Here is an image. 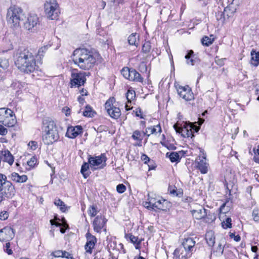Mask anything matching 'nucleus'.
I'll use <instances>...</instances> for the list:
<instances>
[{"mask_svg": "<svg viewBox=\"0 0 259 259\" xmlns=\"http://www.w3.org/2000/svg\"><path fill=\"white\" fill-rule=\"evenodd\" d=\"M39 24V18L35 14H30L23 22L24 28L29 32H34Z\"/></svg>", "mask_w": 259, "mask_h": 259, "instance_id": "obj_13", "label": "nucleus"}, {"mask_svg": "<svg viewBox=\"0 0 259 259\" xmlns=\"http://www.w3.org/2000/svg\"><path fill=\"white\" fill-rule=\"evenodd\" d=\"M86 81L85 73L78 72L77 70L72 71L70 79V87H79L83 85Z\"/></svg>", "mask_w": 259, "mask_h": 259, "instance_id": "obj_12", "label": "nucleus"}, {"mask_svg": "<svg viewBox=\"0 0 259 259\" xmlns=\"http://www.w3.org/2000/svg\"><path fill=\"white\" fill-rule=\"evenodd\" d=\"M135 75H134V78L133 79V81H137L139 82H142L143 81V78L141 76V74L138 72L137 71H136Z\"/></svg>", "mask_w": 259, "mask_h": 259, "instance_id": "obj_46", "label": "nucleus"}, {"mask_svg": "<svg viewBox=\"0 0 259 259\" xmlns=\"http://www.w3.org/2000/svg\"><path fill=\"white\" fill-rule=\"evenodd\" d=\"M129 45L138 47L139 44V35L137 33L131 34L128 37Z\"/></svg>", "mask_w": 259, "mask_h": 259, "instance_id": "obj_26", "label": "nucleus"}, {"mask_svg": "<svg viewBox=\"0 0 259 259\" xmlns=\"http://www.w3.org/2000/svg\"><path fill=\"white\" fill-rule=\"evenodd\" d=\"M53 255L55 257H62V250H57L54 252Z\"/></svg>", "mask_w": 259, "mask_h": 259, "instance_id": "obj_59", "label": "nucleus"}, {"mask_svg": "<svg viewBox=\"0 0 259 259\" xmlns=\"http://www.w3.org/2000/svg\"><path fill=\"white\" fill-rule=\"evenodd\" d=\"M162 132L161 127L159 124L148 127L146 129L145 134L149 137L151 134L157 135V134H160Z\"/></svg>", "mask_w": 259, "mask_h": 259, "instance_id": "obj_24", "label": "nucleus"}, {"mask_svg": "<svg viewBox=\"0 0 259 259\" xmlns=\"http://www.w3.org/2000/svg\"><path fill=\"white\" fill-rule=\"evenodd\" d=\"M141 160L146 164L150 162V158L146 154H143L141 156Z\"/></svg>", "mask_w": 259, "mask_h": 259, "instance_id": "obj_54", "label": "nucleus"}, {"mask_svg": "<svg viewBox=\"0 0 259 259\" xmlns=\"http://www.w3.org/2000/svg\"><path fill=\"white\" fill-rule=\"evenodd\" d=\"M62 257H65L66 258H72L71 254L66 251H62Z\"/></svg>", "mask_w": 259, "mask_h": 259, "instance_id": "obj_58", "label": "nucleus"}, {"mask_svg": "<svg viewBox=\"0 0 259 259\" xmlns=\"http://www.w3.org/2000/svg\"><path fill=\"white\" fill-rule=\"evenodd\" d=\"M130 70L131 69H129L128 68H123L121 70V74L124 77L127 79L128 77H129V75H130Z\"/></svg>", "mask_w": 259, "mask_h": 259, "instance_id": "obj_47", "label": "nucleus"}, {"mask_svg": "<svg viewBox=\"0 0 259 259\" xmlns=\"http://www.w3.org/2000/svg\"><path fill=\"white\" fill-rule=\"evenodd\" d=\"M253 160L256 163H259V156H254L253 157Z\"/></svg>", "mask_w": 259, "mask_h": 259, "instance_id": "obj_64", "label": "nucleus"}, {"mask_svg": "<svg viewBox=\"0 0 259 259\" xmlns=\"http://www.w3.org/2000/svg\"><path fill=\"white\" fill-rule=\"evenodd\" d=\"M135 98V92L134 91L128 90L126 93V99L128 102H131Z\"/></svg>", "mask_w": 259, "mask_h": 259, "instance_id": "obj_45", "label": "nucleus"}, {"mask_svg": "<svg viewBox=\"0 0 259 259\" xmlns=\"http://www.w3.org/2000/svg\"><path fill=\"white\" fill-rule=\"evenodd\" d=\"M24 14L23 10L17 6H11L7 11V20L11 27L16 28L19 26L21 21L23 20Z\"/></svg>", "mask_w": 259, "mask_h": 259, "instance_id": "obj_3", "label": "nucleus"}, {"mask_svg": "<svg viewBox=\"0 0 259 259\" xmlns=\"http://www.w3.org/2000/svg\"><path fill=\"white\" fill-rule=\"evenodd\" d=\"M95 53L85 48H79L73 53L72 59L74 64L80 69L88 70L93 67L96 59Z\"/></svg>", "mask_w": 259, "mask_h": 259, "instance_id": "obj_2", "label": "nucleus"}, {"mask_svg": "<svg viewBox=\"0 0 259 259\" xmlns=\"http://www.w3.org/2000/svg\"><path fill=\"white\" fill-rule=\"evenodd\" d=\"M50 223L53 226V225H55L57 227H60L61 226V224L60 223H58V222H56L55 220H50Z\"/></svg>", "mask_w": 259, "mask_h": 259, "instance_id": "obj_61", "label": "nucleus"}, {"mask_svg": "<svg viewBox=\"0 0 259 259\" xmlns=\"http://www.w3.org/2000/svg\"><path fill=\"white\" fill-rule=\"evenodd\" d=\"M186 254V252H185V248L182 245H181L180 247L176 248L174 252V254L175 257L179 258L181 257L182 259H186L188 258L183 256V255H185Z\"/></svg>", "mask_w": 259, "mask_h": 259, "instance_id": "obj_28", "label": "nucleus"}, {"mask_svg": "<svg viewBox=\"0 0 259 259\" xmlns=\"http://www.w3.org/2000/svg\"><path fill=\"white\" fill-rule=\"evenodd\" d=\"M15 236V233L13 228L7 226L0 230V241H8L12 240Z\"/></svg>", "mask_w": 259, "mask_h": 259, "instance_id": "obj_18", "label": "nucleus"}, {"mask_svg": "<svg viewBox=\"0 0 259 259\" xmlns=\"http://www.w3.org/2000/svg\"><path fill=\"white\" fill-rule=\"evenodd\" d=\"M11 180L16 183H23L26 182L28 180L27 176L25 175H19L18 173L14 172L11 174L10 177Z\"/></svg>", "mask_w": 259, "mask_h": 259, "instance_id": "obj_23", "label": "nucleus"}, {"mask_svg": "<svg viewBox=\"0 0 259 259\" xmlns=\"http://www.w3.org/2000/svg\"><path fill=\"white\" fill-rule=\"evenodd\" d=\"M55 205L60 207V209L62 212H65L67 210V207L66 206L64 202L60 199H55L54 201Z\"/></svg>", "mask_w": 259, "mask_h": 259, "instance_id": "obj_38", "label": "nucleus"}, {"mask_svg": "<svg viewBox=\"0 0 259 259\" xmlns=\"http://www.w3.org/2000/svg\"><path fill=\"white\" fill-rule=\"evenodd\" d=\"M168 192L171 195L178 196L179 197H181L183 195L182 191L181 189L178 190L175 186H169Z\"/></svg>", "mask_w": 259, "mask_h": 259, "instance_id": "obj_32", "label": "nucleus"}, {"mask_svg": "<svg viewBox=\"0 0 259 259\" xmlns=\"http://www.w3.org/2000/svg\"><path fill=\"white\" fill-rule=\"evenodd\" d=\"M28 146H30L32 150H35L37 148V143L35 141H30L29 142Z\"/></svg>", "mask_w": 259, "mask_h": 259, "instance_id": "obj_57", "label": "nucleus"}, {"mask_svg": "<svg viewBox=\"0 0 259 259\" xmlns=\"http://www.w3.org/2000/svg\"><path fill=\"white\" fill-rule=\"evenodd\" d=\"M63 110L64 111V113L66 116H68L70 114V109L69 108L66 107L64 108Z\"/></svg>", "mask_w": 259, "mask_h": 259, "instance_id": "obj_62", "label": "nucleus"}, {"mask_svg": "<svg viewBox=\"0 0 259 259\" xmlns=\"http://www.w3.org/2000/svg\"><path fill=\"white\" fill-rule=\"evenodd\" d=\"M45 127L46 134L44 135L42 140L46 145L53 144L57 141L59 136L56 125L53 121H47Z\"/></svg>", "mask_w": 259, "mask_h": 259, "instance_id": "obj_4", "label": "nucleus"}, {"mask_svg": "<svg viewBox=\"0 0 259 259\" xmlns=\"http://www.w3.org/2000/svg\"><path fill=\"white\" fill-rule=\"evenodd\" d=\"M0 122L8 127L14 126L17 120L13 111L8 108H0Z\"/></svg>", "mask_w": 259, "mask_h": 259, "instance_id": "obj_8", "label": "nucleus"}, {"mask_svg": "<svg viewBox=\"0 0 259 259\" xmlns=\"http://www.w3.org/2000/svg\"><path fill=\"white\" fill-rule=\"evenodd\" d=\"M116 190L119 193H123L126 190V187L122 184H119L116 187Z\"/></svg>", "mask_w": 259, "mask_h": 259, "instance_id": "obj_48", "label": "nucleus"}, {"mask_svg": "<svg viewBox=\"0 0 259 259\" xmlns=\"http://www.w3.org/2000/svg\"><path fill=\"white\" fill-rule=\"evenodd\" d=\"M193 54V51L190 50L188 54L185 56L186 62L188 65H194L196 61L195 59L192 58V56Z\"/></svg>", "mask_w": 259, "mask_h": 259, "instance_id": "obj_34", "label": "nucleus"}, {"mask_svg": "<svg viewBox=\"0 0 259 259\" xmlns=\"http://www.w3.org/2000/svg\"><path fill=\"white\" fill-rule=\"evenodd\" d=\"M147 201L145 202L144 206L148 209H159L164 210L167 208L165 204L166 200L153 193L148 194Z\"/></svg>", "mask_w": 259, "mask_h": 259, "instance_id": "obj_5", "label": "nucleus"}, {"mask_svg": "<svg viewBox=\"0 0 259 259\" xmlns=\"http://www.w3.org/2000/svg\"><path fill=\"white\" fill-rule=\"evenodd\" d=\"M175 87L177 89L178 94L180 98L186 101H191L194 99L193 93L191 88L188 85L182 86L176 85Z\"/></svg>", "mask_w": 259, "mask_h": 259, "instance_id": "obj_14", "label": "nucleus"}, {"mask_svg": "<svg viewBox=\"0 0 259 259\" xmlns=\"http://www.w3.org/2000/svg\"><path fill=\"white\" fill-rule=\"evenodd\" d=\"M15 64L22 72L29 74L38 70L35 56L28 49L19 50L14 57Z\"/></svg>", "mask_w": 259, "mask_h": 259, "instance_id": "obj_1", "label": "nucleus"}, {"mask_svg": "<svg viewBox=\"0 0 259 259\" xmlns=\"http://www.w3.org/2000/svg\"><path fill=\"white\" fill-rule=\"evenodd\" d=\"M174 128L177 133L181 134L182 136L185 138H192L194 136V132H197L199 130L198 128L196 127L194 128L192 124H187L186 122L181 125V126H179L178 123L174 124Z\"/></svg>", "mask_w": 259, "mask_h": 259, "instance_id": "obj_10", "label": "nucleus"}, {"mask_svg": "<svg viewBox=\"0 0 259 259\" xmlns=\"http://www.w3.org/2000/svg\"><path fill=\"white\" fill-rule=\"evenodd\" d=\"M125 238L134 244L136 249H140V244L143 240L142 238H139L138 237L135 236L132 234H125Z\"/></svg>", "mask_w": 259, "mask_h": 259, "instance_id": "obj_21", "label": "nucleus"}, {"mask_svg": "<svg viewBox=\"0 0 259 259\" xmlns=\"http://www.w3.org/2000/svg\"><path fill=\"white\" fill-rule=\"evenodd\" d=\"M252 217L254 222H259V209L258 208H254L253 209Z\"/></svg>", "mask_w": 259, "mask_h": 259, "instance_id": "obj_42", "label": "nucleus"}, {"mask_svg": "<svg viewBox=\"0 0 259 259\" xmlns=\"http://www.w3.org/2000/svg\"><path fill=\"white\" fill-rule=\"evenodd\" d=\"M215 252L219 253L220 254H222L224 251V248L222 244L219 243L217 248L215 249Z\"/></svg>", "mask_w": 259, "mask_h": 259, "instance_id": "obj_52", "label": "nucleus"}, {"mask_svg": "<svg viewBox=\"0 0 259 259\" xmlns=\"http://www.w3.org/2000/svg\"><path fill=\"white\" fill-rule=\"evenodd\" d=\"M24 87V83L19 81H15L11 84V88L16 91V95L19 96L22 92V89Z\"/></svg>", "mask_w": 259, "mask_h": 259, "instance_id": "obj_25", "label": "nucleus"}, {"mask_svg": "<svg viewBox=\"0 0 259 259\" xmlns=\"http://www.w3.org/2000/svg\"><path fill=\"white\" fill-rule=\"evenodd\" d=\"M213 41L214 37L212 35H210V37L204 36L201 39L202 44L206 46H209L212 44Z\"/></svg>", "mask_w": 259, "mask_h": 259, "instance_id": "obj_37", "label": "nucleus"}, {"mask_svg": "<svg viewBox=\"0 0 259 259\" xmlns=\"http://www.w3.org/2000/svg\"><path fill=\"white\" fill-rule=\"evenodd\" d=\"M94 112L93 111L92 108L89 105L86 106L85 109L83 112V116H86V117H92L94 116Z\"/></svg>", "mask_w": 259, "mask_h": 259, "instance_id": "obj_41", "label": "nucleus"}, {"mask_svg": "<svg viewBox=\"0 0 259 259\" xmlns=\"http://www.w3.org/2000/svg\"><path fill=\"white\" fill-rule=\"evenodd\" d=\"M82 132L83 129L81 125L71 126L68 127L66 136L69 138L74 139Z\"/></svg>", "mask_w": 259, "mask_h": 259, "instance_id": "obj_20", "label": "nucleus"}, {"mask_svg": "<svg viewBox=\"0 0 259 259\" xmlns=\"http://www.w3.org/2000/svg\"><path fill=\"white\" fill-rule=\"evenodd\" d=\"M205 240L209 246H213L215 243L214 233L211 231L207 232L205 234Z\"/></svg>", "mask_w": 259, "mask_h": 259, "instance_id": "obj_27", "label": "nucleus"}, {"mask_svg": "<svg viewBox=\"0 0 259 259\" xmlns=\"http://www.w3.org/2000/svg\"><path fill=\"white\" fill-rule=\"evenodd\" d=\"M88 212L91 217H95L98 212L97 206L94 205H91L88 209Z\"/></svg>", "mask_w": 259, "mask_h": 259, "instance_id": "obj_40", "label": "nucleus"}, {"mask_svg": "<svg viewBox=\"0 0 259 259\" xmlns=\"http://www.w3.org/2000/svg\"><path fill=\"white\" fill-rule=\"evenodd\" d=\"M251 56L250 64L257 66L259 64V52L252 50L251 52Z\"/></svg>", "mask_w": 259, "mask_h": 259, "instance_id": "obj_29", "label": "nucleus"}, {"mask_svg": "<svg viewBox=\"0 0 259 259\" xmlns=\"http://www.w3.org/2000/svg\"><path fill=\"white\" fill-rule=\"evenodd\" d=\"M168 157L172 162L179 161L181 158L179 153L177 152L170 153L168 155Z\"/></svg>", "mask_w": 259, "mask_h": 259, "instance_id": "obj_39", "label": "nucleus"}, {"mask_svg": "<svg viewBox=\"0 0 259 259\" xmlns=\"http://www.w3.org/2000/svg\"><path fill=\"white\" fill-rule=\"evenodd\" d=\"M206 154L204 153L200 155L196 159L197 168L200 171L201 174H205L208 171V163L206 162Z\"/></svg>", "mask_w": 259, "mask_h": 259, "instance_id": "obj_17", "label": "nucleus"}, {"mask_svg": "<svg viewBox=\"0 0 259 259\" xmlns=\"http://www.w3.org/2000/svg\"><path fill=\"white\" fill-rule=\"evenodd\" d=\"M9 217V213L7 211H3L0 213V220H6Z\"/></svg>", "mask_w": 259, "mask_h": 259, "instance_id": "obj_51", "label": "nucleus"}, {"mask_svg": "<svg viewBox=\"0 0 259 259\" xmlns=\"http://www.w3.org/2000/svg\"><path fill=\"white\" fill-rule=\"evenodd\" d=\"M195 245V241L192 238H185L182 243V245L185 248V252L186 254L183 255L185 257H190L193 250Z\"/></svg>", "mask_w": 259, "mask_h": 259, "instance_id": "obj_16", "label": "nucleus"}, {"mask_svg": "<svg viewBox=\"0 0 259 259\" xmlns=\"http://www.w3.org/2000/svg\"><path fill=\"white\" fill-rule=\"evenodd\" d=\"M79 93L81 94V96H87L88 95L87 91L83 89L79 90Z\"/></svg>", "mask_w": 259, "mask_h": 259, "instance_id": "obj_63", "label": "nucleus"}, {"mask_svg": "<svg viewBox=\"0 0 259 259\" xmlns=\"http://www.w3.org/2000/svg\"><path fill=\"white\" fill-rule=\"evenodd\" d=\"M44 9L48 18L51 20L58 19L60 10L56 0H47L44 4Z\"/></svg>", "mask_w": 259, "mask_h": 259, "instance_id": "obj_7", "label": "nucleus"}, {"mask_svg": "<svg viewBox=\"0 0 259 259\" xmlns=\"http://www.w3.org/2000/svg\"><path fill=\"white\" fill-rule=\"evenodd\" d=\"M191 213L194 218L197 220H200L204 218L206 214V210L201 206H199L198 209H193L191 210Z\"/></svg>", "mask_w": 259, "mask_h": 259, "instance_id": "obj_22", "label": "nucleus"}, {"mask_svg": "<svg viewBox=\"0 0 259 259\" xmlns=\"http://www.w3.org/2000/svg\"><path fill=\"white\" fill-rule=\"evenodd\" d=\"M115 99L113 97L110 98L105 104V108L109 116L114 119L118 118L120 115V110L116 105Z\"/></svg>", "mask_w": 259, "mask_h": 259, "instance_id": "obj_11", "label": "nucleus"}, {"mask_svg": "<svg viewBox=\"0 0 259 259\" xmlns=\"http://www.w3.org/2000/svg\"><path fill=\"white\" fill-rule=\"evenodd\" d=\"M135 112H136V116L140 117V118H141V119H143L144 118V117H143V116L142 115V110H141V109L140 108L136 109Z\"/></svg>", "mask_w": 259, "mask_h": 259, "instance_id": "obj_55", "label": "nucleus"}, {"mask_svg": "<svg viewBox=\"0 0 259 259\" xmlns=\"http://www.w3.org/2000/svg\"><path fill=\"white\" fill-rule=\"evenodd\" d=\"M107 221V220L104 216L98 215L96 217L93 223L94 231L97 233H101L102 229H103L105 232H106L105 225Z\"/></svg>", "mask_w": 259, "mask_h": 259, "instance_id": "obj_15", "label": "nucleus"}, {"mask_svg": "<svg viewBox=\"0 0 259 259\" xmlns=\"http://www.w3.org/2000/svg\"><path fill=\"white\" fill-rule=\"evenodd\" d=\"M77 101L79 103V104L81 105H83L84 102V99L83 96H79L77 98Z\"/></svg>", "mask_w": 259, "mask_h": 259, "instance_id": "obj_60", "label": "nucleus"}, {"mask_svg": "<svg viewBox=\"0 0 259 259\" xmlns=\"http://www.w3.org/2000/svg\"><path fill=\"white\" fill-rule=\"evenodd\" d=\"M8 133L7 129L3 125H0V135L4 136L6 135Z\"/></svg>", "mask_w": 259, "mask_h": 259, "instance_id": "obj_53", "label": "nucleus"}, {"mask_svg": "<svg viewBox=\"0 0 259 259\" xmlns=\"http://www.w3.org/2000/svg\"><path fill=\"white\" fill-rule=\"evenodd\" d=\"M36 162V159L34 157H31V159L27 161V164L30 167H33Z\"/></svg>", "mask_w": 259, "mask_h": 259, "instance_id": "obj_50", "label": "nucleus"}, {"mask_svg": "<svg viewBox=\"0 0 259 259\" xmlns=\"http://www.w3.org/2000/svg\"><path fill=\"white\" fill-rule=\"evenodd\" d=\"M231 219L230 218H227L226 220L222 222V227L224 229H227L231 228L232 224H231Z\"/></svg>", "mask_w": 259, "mask_h": 259, "instance_id": "obj_44", "label": "nucleus"}, {"mask_svg": "<svg viewBox=\"0 0 259 259\" xmlns=\"http://www.w3.org/2000/svg\"><path fill=\"white\" fill-rule=\"evenodd\" d=\"M4 161L12 165L14 162V157L9 150H5L3 153Z\"/></svg>", "mask_w": 259, "mask_h": 259, "instance_id": "obj_30", "label": "nucleus"}, {"mask_svg": "<svg viewBox=\"0 0 259 259\" xmlns=\"http://www.w3.org/2000/svg\"><path fill=\"white\" fill-rule=\"evenodd\" d=\"M107 157L105 153H102L97 156L88 157V162L93 170L102 169L106 165Z\"/></svg>", "mask_w": 259, "mask_h": 259, "instance_id": "obj_9", "label": "nucleus"}, {"mask_svg": "<svg viewBox=\"0 0 259 259\" xmlns=\"http://www.w3.org/2000/svg\"><path fill=\"white\" fill-rule=\"evenodd\" d=\"M15 194V189L12 183L7 180V177L0 174V194L7 198H12Z\"/></svg>", "mask_w": 259, "mask_h": 259, "instance_id": "obj_6", "label": "nucleus"}, {"mask_svg": "<svg viewBox=\"0 0 259 259\" xmlns=\"http://www.w3.org/2000/svg\"><path fill=\"white\" fill-rule=\"evenodd\" d=\"M9 66V62L8 59L6 57L2 56H0V68L5 70ZM1 70L0 69V71Z\"/></svg>", "mask_w": 259, "mask_h": 259, "instance_id": "obj_35", "label": "nucleus"}, {"mask_svg": "<svg viewBox=\"0 0 259 259\" xmlns=\"http://www.w3.org/2000/svg\"><path fill=\"white\" fill-rule=\"evenodd\" d=\"M4 251L7 252L9 255H11L13 253L12 250L10 248V243L7 242L5 244L4 248Z\"/></svg>", "mask_w": 259, "mask_h": 259, "instance_id": "obj_49", "label": "nucleus"}, {"mask_svg": "<svg viewBox=\"0 0 259 259\" xmlns=\"http://www.w3.org/2000/svg\"><path fill=\"white\" fill-rule=\"evenodd\" d=\"M86 238L87 242L84 246V248L86 252L91 254L93 249L94 248L95 244L97 242V238L89 232L86 234Z\"/></svg>", "mask_w": 259, "mask_h": 259, "instance_id": "obj_19", "label": "nucleus"}, {"mask_svg": "<svg viewBox=\"0 0 259 259\" xmlns=\"http://www.w3.org/2000/svg\"><path fill=\"white\" fill-rule=\"evenodd\" d=\"M52 45V43H51L50 41L48 45L40 48L38 51L37 56H39L40 58L43 57L45 53L46 52L48 48H50Z\"/></svg>", "mask_w": 259, "mask_h": 259, "instance_id": "obj_36", "label": "nucleus"}, {"mask_svg": "<svg viewBox=\"0 0 259 259\" xmlns=\"http://www.w3.org/2000/svg\"><path fill=\"white\" fill-rule=\"evenodd\" d=\"M136 71V70L134 69H131L130 75H129V77L127 78L128 79L133 81V79L134 78V75H135L134 73H135Z\"/></svg>", "mask_w": 259, "mask_h": 259, "instance_id": "obj_56", "label": "nucleus"}, {"mask_svg": "<svg viewBox=\"0 0 259 259\" xmlns=\"http://www.w3.org/2000/svg\"><path fill=\"white\" fill-rule=\"evenodd\" d=\"M145 135H146L145 132H142L140 131L136 130L134 132L132 137L135 140H137L141 142Z\"/></svg>", "mask_w": 259, "mask_h": 259, "instance_id": "obj_33", "label": "nucleus"}, {"mask_svg": "<svg viewBox=\"0 0 259 259\" xmlns=\"http://www.w3.org/2000/svg\"><path fill=\"white\" fill-rule=\"evenodd\" d=\"M151 49V44L149 41L145 42L142 47V51L144 53H148Z\"/></svg>", "mask_w": 259, "mask_h": 259, "instance_id": "obj_43", "label": "nucleus"}, {"mask_svg": "<svg viewBox=\"0 0 259 259\" xmlns=\"http://www.w3.org/2000/svg\"><path fill=\"white\" fill-rule=\"evenodd\" d=\"M80 172L83 175L84 178H87L91 174V171L89 170V162H84L81 166Z\"/></svg>", "mask_w": 259, "mask_h": 259, "instance_id": "obj_31", "label": "nucleus"}]
</instances>
